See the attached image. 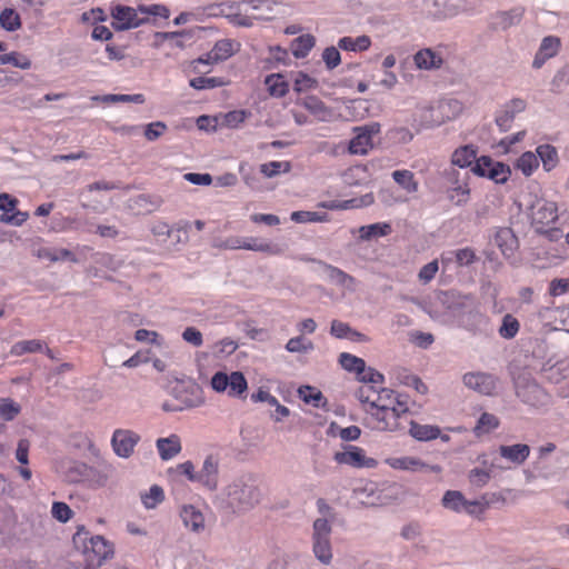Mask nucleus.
I'll use <instances>...</instances> for the list:
<instances>
[{"label":"nucleus","mask_w":569,"mask_h":569,"mask_svg":"<svg viewBox=\"0 0 569 569\" xmlns=\"http://www.w3.org/2000/svg\"><path fill=\"white\" fill-rule=\"evenodd\" d=\"M241 249L266 252L269 254H280L282 253V249L277 246L264 241H259L256 238L250 239V241H246L242 239Z\"/></svg>","instance_id":"38"},{"label":"nucleus","mask_w":569,"mask_h":569,"mask_svg":"<svg viewBox=\"0 0 569 569\" xmlns=\"http://www.w3.org/2000/svg\"><path fill=\"white\" fill-rule=\"evenodd\" d=\"M179 516L183 526L193 533H202L206 529V518L201 510L193 505H183Z\"/></svg>","instance_id":"16"},{"label":"nucleus","mask_w":569,"mask_h":569,"mask_svg":"<svg viewBox=\"0 0 569 569\" xmlns=\"http://www.w3.org/2000/svg\"><path fill=\"white\" fill-rule=\"evenodd\" d=\"M91 473V468L83 462H72L68 468L67 476L70 481L79 482L84 478H88Z\"/></svg>","instance_id":"50"},{"label":"nucleus","mask_w":569,"mask_h":569,"mask_svg":"<svg viewBox=\"0 0 569 569\" xmlns=\"http://www.w3.org/2000/svg\"><path fill=\"white\" fill-rule=\"evenodd\" d=\"M536 152L539 159L542 161L543 169L551 171L558 163V152L551 144L538 146Z\"/></svg>","instance_id":"30"},{"label":"nucleus","mask_w":569,"mask_h":569,"mask_svg":"<svg viewBox=\"0 0 569 569\" xmlns=\"http://www.w3.org/2000/svg\"><path fill=\"white\" fill-rule=\"evenodd\" d=\"M163 498V490L157 485L152 486L149 492L141 495L142 502L148 509L154 508Z\"/></svg>","instance_id":"54"},{"label":"nucleus","mask_w":569,"mask_h":569,"mask_svg":"<svg viewBox=\"0 0 569 569\" xmlns=\"http://www.w3.org/2000/svg\"><path fill=\"white\" fill-rule=\"evenodd\" d=\"M261 497L259 486L248 476L233 479L222 490L224 508L233 515H242L252 510L260 503Z\"/></svg>","instance_id":"1"},{"label":"nucleus","mask_w":569,"mask_h":569,"mask_svg":"<svg viewBox=\"0 0 569 569\" xmlns=\"http://www.w3.org/2000/svg\"><path fill=\"white\" fill-rule=\"evenodd\" d=\"M172 395L173 401H166L162 405L163 411H182L199 407L203 402L200 388L193 383L189 386L183 383L177 385L172 390Z\"/></svg>","instance_id":"3"},{"label":"nucleus","mask_w":569,"mask_h":569,"mask_svg":"<svg viewBox=\"0 0 569 569\" xmlns=\"http://www.w3.org/2000/svg\"><path fill=\"white\" fill-rule=\"evenodd\" d=\"M471 171L480 177L488 176L491 180L498 182L496 178L498 176V167L493 166L492 160L487 156L478 158Z\"/></svg>","instance_id":"29"},{"label":"nucleus","mask_w":569,"mask_h":569,"mask_svg":"<svg viewBox=\"0 0 569 569\" xmlns=\"http://www.w3.org/2000/svg\"><path fill=\"white\" fill-rule=\"evenodd\" d=\"M51 512L52 516L61 522H67L73 513L70 507L64 502H53Z\"/></svg>","instance_id":"63"},{"label":"nucleus","mask_w":569,"mask_h":569,"mask_svg":"<svg viewBox=\"0 0 569 569\" xmlns=\"http://www.w3.org/2000/svg\"><path fill=\"white\" fill-rule=\"evenodd\" d=\"M438 269H439V266H438L437 260H433V261L425 264L419 271V274H418L419 280L422 281L423 283H428L429 281H431L435 278Z\"/></svg>","instance_id":"64"},{"label":"nucleus","mask_w":569,"mask_h":569,"mask_svg":"<svg viewBox=\"0 0 569 569\" xmlns=\"http://www.w3.org/2000/svg\"><path fill=\"white\" fill-rule=\"evenodd\" d=\"M462 379L466 387L482 395H492L496 389V380L490 375L470 372L466 373Z\"/></svg>","instance_id":"17"},{"label":"nucleus","mask_w":569,"mask_h":569,"mask_svg":"<svg viewBox=\"0 0 569 569\" xmlns=\"http://www.w3.org/2000/svg\"><path fill=\"white\" fill-rule=\"evenodd\" d=\"M139 440L140 436L137 432L128 429H117L112 435L111 445L117 456L129 458Z\"/></svg>","instance_id":"9"},{"label":"nucleus","mask_w":569,"mask_h":569,"mask_svg":"<svg viewBox=\"0 0 569 569\" xmlns=\"http://www.w3.org/2000/svg\"><path fill=\"white\" fill-rule=\"evenodd\" d=\"M393 180L408 192H416L418 183L413 179V173L409 170H397L392 173Z\"/></svg>","instance_id":"44"},{"label":"nucleus","mask_w":569,"mask_h":569,"mask_svg":"<svg viewBox=\"0 0 569 569\" xmlns=\"http://www.w3.org/2000/svg\"><path fill=\"white\" fill-rule=\"evenodd\" d=\"M282 76L279 73L270 74L266 78V84L269 86V92L273 97H283L289 90V86L282 80Z\"/></svg>","instance_id":"42"},{"label":"nucleus","mask_w":569,"mask_h":569,"mask_svg":"<svg viewBox=\"0 0 569 569\" xmlns=\"http://www.w3.org/2000/svg\"><path fill=\"white\" fill-rule=\"evenodd\" d=\"M8 63L23 70L31 68V60L16 51L6 54H0V64Z\"/></svg>","instance_id":"46"},{"label":"nucleus","mask_w":569,"mask_h":569,"mask_svg":"<svg viewBox=\"0 0 569 569\" xmlns=\"http://www.w3.org/2000/svg\"><path fill=\"white\" fill-rule=\"evenodd\" d=\"M138 8L118 4L112 8L111 17L113 19L112 27L117 31H124L138 28L141 24L149 23L148 17H139Z\"/></svg>","instance_id":"5"},{"label":"nucleus","mask_w":569,"mask_h":569,"mask_svg":"<svg viewBox=\"0 0 569 569\" xmlns=\"http://www.w3.org/2000/svg\"><path fill=\"white\" fill-rule=\"evenodd\" d=\"M526 106V101L519 98L512 99L507 103L503 109V114H500V131L506 130L516 113L522 112Z\"/></svg>","instance_id":"26"},{"label":"nucleus","mask_w":569,"mask_h":569,"mask_svg":"<svg viewBox=\"0 0 569 569\" xmlns=\"http://www.w3.org/2000/svg\"><path fill=\"white\" fill-rule=\"evenodd\" d=\"M339 363L345 370L356 372L357 376H360L366 371L365 360L348 352H342L339 356Z\"/></svg>","instance_id":"35"},{"label":"nucleus","mask_w":569,"mask_h":569,"mask_svg":"<svg viewBox=\"0 0 569 569\" xmlns=\"http://www.w3.org/2000/svg\"><path fill=\"white\" fill-rule=\"evenodd\" d=\"M455 258L458 266H469L476 259V253L470 248H463L456 251H450L447 253V256L442 257V262H450Z\"/></svg>","instance_id":"37"},{"label":"nucleus","mask_w":569,"mask_h":569,"mask_svg":"<svg viewBox=\"0 0 569 569\" xmlns=\"http://www.w3.org/2000/svg\"><path fill=\"white\" fill-rule=\"evenodd\" d=\"M443 178L447 184L451 188L450 199L457 204H461L466 201V197L469 193L468 189V171H461L456 169L455 166L443 171Z\"/></svg>","instance_id":"7"},{"label":"nucleus","mask_w":569,"mask_h":569,"mask_svg":"<svg viewBox=\"0 0 569 569\" xmlns=\"http://www.w3.org/2000/svg\"><path fill=\"white\" fill-rule=\"evenodd\" d=\"M234 53L233 41L229 39H222L216 42L212 50L208 53L207 59L199 58L194 63H213L230 58Z\"/></svg>","instance_id":"19"},{"label":"nucleus","mask_w":569,"mask_h":569,"mask_svg":"<svg viewBox=\"0 0 569 569\" xmlns=\"http://www.w3.org/2000/svg\"><path fill=\"white\" fill-rule=\"evenodd\" d=\"M525 10L522 8H515L510 11H506L500 14V27L503 29L510 28L518 24L523 16Z\"/></svg>","instance_id":"53"},{"label":"nucleus","mask_w":569,"mask_h":569,"mask_svg":"<svg viewBox=\"0 0 569 569\" xmlns=\"http://www.w3.org/2000/svg\"><path fill=\"white\" fill-rule=\"evenodd\" d=\"M538 167V157L530 151L522 153L516 162V168L526 177H530Z\"/></svg>","instance_id":"41"},{"label":"nucleus","mask_w":569,"mask_h":569,"mask_svg":"<svg viewBox=\"0 0 569 569\" xmlns=\"http://www.w3.org/2000/svg\"><path fill=\"white\" fill-rule=\"evenodd\" d=\"M43 350V342L37 339L23 340L11 347L10 353L13 356H22L24 353L40 352Z\"/></svg>","instance_id":"39"},{"label":"nucleus","mask_w":569,"mask_h":569,"mask_svg":"<svg viewBox=\"0 0 569 569\" xmlns=\"http://www.w3.org/2000/svg\"><path fill=\"white\" fill-rule=\"evenodd\" d=\"M92 100H100L102 102H133V103H143L144 97L141 93L137 94H106L102 97L94 96Z\"/></svg>","instance_id":"47"},{"label":"nucleus","mask_w":569,"mask_h":569,"mask_svg":"<svg viewBox=\"0 0 569 569\" xmlns=\"http://www.w3.org/2000/svg\"><path fill=\"white\" fill-rule=\"evenodd\" d=\"M167 130V124L162 121L149 123L144 129V137L148 141H154Z\"/></svg>","instance_id":"59"},{"label":"nucleus","mask_w":569,"mask_h":569,"mask_svg":"<svg viewBox=\"0 0 569 569\" xmlns=\"http://www.w3.org/2000/svg\"><path fill=\"white\" fill-rule=\"evenodd\" d=\"M228 390L230 396H238L247 390V380L242 372L234 371L228 376Z\"/></svg>","instance_id":"45"},{"label":"nucleus","mask_w":569,"mask_h":569,"mask_svg":"<svg viewBox=\"0 0 569 569\" xmlns=\"http://www.w3.org/2000/svg\"><path fill=\"white\" fill-rule=\"evenodd\" d=\"M286 349L289 352H308L313 349V343L311 341L305 342L302 337H296L287 342Z\"/></svg>","instance_id":"56"},{"label":"nucleus","mask_w":569,"mask_h":569,"mask_svg":"<svg viewBox=\"0 0 569 569\" xmlns=\"http://www.w3.org/2000/svg\"><path fill=\"white\" fill-rule=\"evenodd\" d=\"M339 48L348 51H366L371 46V39L363 34L353 39L351 37H343L338 42Z\"/></svg>","instance_id":"31"},{"label":"nucleus","mask_w":569,"mask_h":569,"mask_svg":"<svg viewBox=\"0 0 569 569\" xmlns=\"http://www.w3.org/2000/svg\"><path fill=\"white\" fill-rule=\"evenodd\" d=\"M560 46L561 42L558 37L548 36L543 38L535 56L532 67L536 69L541 68L548 59L555 57L558 53Z\"/></svg>","instance_id":"18"},{"label":"nucleus","mask_w":569,"mask_h":569,"mask_svg":"<svg viewBox=\"0 0 569 569\" xmlns=\"http://www.w3.org/2000/svg\"><path fill=\"white\" fill-rule=\"evenodd\" d=\"M355 131L357 134L349 142L348 150L352 154H366L372 148V137L379 132V124L357 127Z\"/></svg>","instance_id":"10"},{"label":"nucleus","mask_w":569,"mask_h":569,"mask_svg":"<svg viewBox=\"0 0 569 569\" xmlns=\"http://www.w3.org/2000/svg\"><path fill=\"white\" fill-rule=\"evenodd\" d=\"M318 87V81L307 73L298 72L295 78L293 89L297 92H306Z\"/></svg>","instance_id":"52"},{"label":"nucleus","mask_w":569,"mask_h":569,"mask_svg":"<svg viewBox=\"0 0 569 569\" xmlns=\"http://www.w3.org/2000/svg\"><path fill=\"white\" fill-rule=\"evenodd\" d=\"M331 525L326 518H318L313 522L312 550L316 558L322 565H330L332 561V549L330 542Z\"/></svg>","instance_id":"4"},{"label":"nucleus","mask_w":569,"mask_h":569,"mask_svg":"<svg viewBox=\"0 0 569 569\" xmlns=\"http://www.w3.org/2000/svg\"><path fill=\"white\" fill-rule=\"evenodd\" d=\"M393 391L391 389L381 388L377 393V400L372 401V408L382 411H391L392 418L399 417L398 409L393 405Z\"/></svg>","instance_id":"23"},{"label":"nucleus","mask_w":569,"mask_h":569,"mask_svg":"<svg viewBox=\"0 0 569 569\" xmlns=\"http://www.w3.org/2000/svg\"><path fill=\"white\" fill-rule=\"evenodd\" d=\"M0 26L7 31H16L21 28L19 13L11 8H6L0 12Z\"/></svg>","instance_id":"40"},{"label":"nucleus","mask_w":569,"mask_h":569,"mask_svg":"<svg viewBox=\"0 0 569 569\" xmlns=\"http://www.w3.org/2000/svg\"><path fill=\"white\" fill-rule=\"evenodd\" d=\"M138 10H139L140 14H142V17L149 18V22L152 21L151 17H153V19L157 17L168 19L169 14H170L169 9L162 4H151V6L140 4L138 7Z\"/></svg>","instance_id":"51"},{"label":"nucleus","mask_w":569,"mask_h":569,"mask_svg":"<svg viewBox=\"0 0 569 569\" xmlns=\"http://www.w3.org/2000/svg\"><path fill=\"white\" fill-rule=\"evenodd\" d=\"M290 169L291 164L288 161H271L260 166L261 173H263L267 178L276 177L280 172H289Z\"/></svg>","instance_id":"49"},{"label":"nucleus","mask_w":569,"mask_h":569,"mask_svg":"<svg viewBox=\"0 0 569 569\" xmlns=\"http://www.w3.org/2000/svg\"><path fill=\"white\" fill-rule=\"evenodd\" d=\"M393 467L400 468L403 470H411V471H426V472H440L441 468L439 466H429L425 462H422L420 459L411 458V457H405L397 459L393 463Z\"/></svg>","instance_id":"25"},{"label":"nucleus","mask_w":569,"mask_h":569,"mask_svg":"<svg viewBox=\"0 0 569 569\" xmlns=\"http://www.w3.org/2000/svg\"><path fill=\"white\" fill-rule=\"evenodd\" d=\"M157 448L163 460H169L181 451L180 440L178 436L174 435L168 438L158 439Z\"/></svg>","instance_id":"24"},{"label":"nucleus","mask_w":569,"mask_h":569,"mask_svg":"<svg viewBox=\"0 0 569 569\" xmlns=\"http://www.w3.org/2000/svg\"><path fill=\"white\" fill-rule=\"evenodd\" d=\"M345 451L335 453L333 459L341 465H348L355 468L375 467L377 461L372 458H367L361 448L356 446H347Z\"/></svg>","instance_id":"11"},{"label":"nucleus","mask_w":569,"mask_h":569,"mask_svg":"<svg viewBox=\"0 0 569 569\" xmlns=\"http://www.w3.org/2000/svg\"><path fill=\"white\" fill-rule=\"evenodd\" d=\"M530 455V447L525 443L500 446V457L513 466L522 465Z\"/></svg>","instance_id":"20"},{"label":"nucleus","mask_w":569,"mask_h":569,"mask_svg":"<svg viewBox=\"0 0 569 569\" xmlns=\"http://www.w3.org/2000/svg\"><path fill=\"white\" fill-rule=\"evenodd\" d=\"M322 59L329 70L335 69L341 62V56L337 48L328 47L323 50Z\"/></svg>","instance_id":"58"},{"label":"nucleus","mask_w":569,"mask_h":569,"mask_svg":"<svg viewBox=\"0 0 569 569\" xmlns=\"http://www.w3.org/2000/svg\"><path fill=\"white\" fill-rule=\"evenodd\" d=\"M20 405L11 398H0V418L6 421H11L20 413Z\"/></svg>","instance_id":"43"},{"label":"nucleus","mask_w":569,"mask_h":569,"mask_svg":"<svg viewBox=\"0 0 569 569\" xmlns=\"http://www.w3.org/2000/svg\"><path fill=\"white\" fill-rule=\"evenodd\" d=\"M316 39L311 34H303L296 38L291 43V50L296 58H305L315 47Z\"/></svg>","instance_id":"34"},{"label":"nucleus","mask_w":569,"mask_h":569,"mask_svg":"<svg viewBox=\"0 0 569 569\" xmlns=\"http://www.w3.org/2000/svg\"><path fill=\"white\" fill-rule=\"evenodd\" d=\"M495 459L488 460L487 457L478 459V466L468 473V480L471 486L481 488L495 476Z\"/></svg>","instance_id":"15"},{"label":"nucleus","mask_w":569,"mask_h":569,"mask_svg":"<svg viewBox=\"0 0 569 569\" xmlns=\"http://www.w3.org/2000/svg\"><path fill=\"white\" fill-rule=\"evenodd\" d=\"M477 160V150L473 146L467 144L455 150L451 157V164L460 169L471 166Z\"/></svg>","instance_id":"22"},{"label":"nucleus","mask_w":569,"mask_h":569,"mask_svg":"<svg viewBox=\"0 0 569 569\" xmlns=\"http://www.w3.org/2000/svg\"><path fill=\"white\" fill-rule=\"evenodd\" d=\"M298 395L306 403H311L316 408H323L327 405L321 391L311 386H301L298 389Z\"/></svg>","instance_id":"32"},{"label":"nucleus","mask_w":569,"mask_h":569,"mask_svg":"<svg viewBox=\"0 0 569 569\" xmlns=\"http://www.w3.org/2000/svg\"><path fill=\"white\" fill-rule=\"evenodd\" d=\"M558 204L547 199H537L530 207V223L533 230L549 241L556 242L563 237V232L555 223L558 221Z\"/></svg>","instance_id":"2"},{"label":"nucleus","mask_w":569,"mask_h":569,"mask_svg":"<svg viewBox=\"0 0 569 569\" xmlns=\"http://www.w3.org/2000/svg\"><path fill=\"white\" fill-rule=\"evenodd\" d=\"M89 532L84 528H79L73 536V542L78 547L81 542L83 543V552H92L100 563L101 560L107 559L113 553L112 545L108 542L102 536H94L89 539V543L86 542Z\"/></svg>","instance_id":"6"},{"label":"nucleus","mask_w":569,"mask_h":569,"mask_svg":"<svg viewBox=\"0 0 569 569\" xmlns=\"http://www.w3.org/2000/svg\"><path fill=\"white\" fill-rule=\"evenodd\" d=\"M242 239L240 237H229L224 240L214 239L212 247L220 250H237L241 249Z\"/></svg>","instance_id":"57"},{"label":"nucleus","mask_w":569,"mask_h":569,"mask_svg":"<svg viewBox=\"0 0 569 569\" xmlns=\"http://www.w3.org/2000/svg\"><path fill=\"white\" fill-rule=\"evenodd\" d=\"M410 435L419 441L436 439L440 435V429L435 426L419 425L415 421L410 423Z\"/></svg>","instance_id":"28"},{"label":"nucleus","mask_w":569,"mask_h":569,"mask_svg":"<svg viewBox=\"0 0 569 569\" xmlns=\"http://www.w3.org/2000/svg\"><path fill=\"white\" fill-rule=\"evenodd\" d=\"M308 261L318 263L323 269V271L327 273L328 279L336 286L341 287L350 292L356 291L357 280L355 277L348 274L347 272L339 269L338 267L329 264L322 260L308 259Z\"/></svg>","instance_id":"12"},{"label":"nucleus","mask_w":569,"mask_h":569,"mask_svg":"<svg viewBox=\"0 0 569 569\" xmlns=\"http://www.w3.org/2000/svg\"><path fill=\"white\" fill-rule=\"evenodd\" d=\"M302 106L320 121H326L331 116V110L317 97H307Z\"/></svg>","instance_id":"27"},{"label":"nucleus","mask_w":569,"mask_h":569,"mask_svg":"<svg viewBox=\"0 0 569 569\" xmlns=\"http://www.w3.org/2000/svg\"><path fill=\"white\" fill-rule=\"evenodd\" d=\"M516 392L525 403L532 407L546 405L549 398L543 388L530 379H518L516 381Z\"/></svg>","instance_id":"8"},{"label":"nucleus","mask_w":569,"mask_h":569,"mask_svg":"<svg viewBox=\"0 0 569 569\" xmlns=\"http://www.w3.org/2000/svg\"><path fill=\"white\" fill-rule=\"evenodd\" d=\"M467 499L463 493L458 490H448L442 497V506L455 512L463 511Z\"/></svg>","instance_id":"33"},{"label":"nucleus","mask_w":569,"mask_h":569,"mask_svg":"<svg viewBox=\"0 0 569 569\" xmlns=\"http://www.w3.org/2000/svg\"><path fill=\"white\" fill-rule=\"evenodd\" d=\"M520 323L517 318L512 315H506L502 318V323L500 325V336L506 339H511L516 337L519 332Z\"/></svg>","instance_id":"48"},{"label":"nucleus","mask_w":569,"mask_h":569,"mask_svg":"<svg viewBox=\"0 0 569 569\" xmlns=\"http://www.w3.org/2000/svg\"><path fill=\"white\" fill-rule=\"evenodd\" d=\"M413 7L433 18L453 17L451 0H412Z\"/></svg>","instance_id":"13"},{"label":"nucleus","mask_w":569,"mask_h":569,"mask_svg":"<svg viewBox=\"0 0 569 569\" xmlns=\"http://www.w3.org/2000/svg\"><path fill=\"white\" fill-rule=\"evenodd\" d=\"M488 506V502L485 500H467L463 511L479 518L487 510Z\"/></svg>","instance_id":"60"},{"label":"nucleus","mask_w":569,"mask_h":569,"mask_svg":"<svg viewBox=\"0 0 569 569\" xmlns=\"http://www.w3.org/2000/svg\"><path fill=\"white\" fill-rule=\"evenodd\" d=\"M422 535V527L419 522L412 521L401 528L400 536L405 540H416Z\"/></svg>","instance_id":"61"},{"label":"nucleus","mask_w":569,"mask_h":569,"mask_svg":"<svg viewBox=\"0 0 569 569\" xmlns=\"http://www.w3.org/2000/svg\"><path fill=\"white\" fill-rule=\"evenodd\" d=\"M226 82L221 78L197 77L190 80V86L197 90L222 87Z\"/></svg>","instance_id":"55"},{"label":"nucleus","mask_w":569,"mask_h":569,"mask_svg":"<svg viewBox=\"0 0 569 569\" xmlns=\"http://www.w3.org/2000/svg\"><path fill=\"white\" fill-rule=\"evenodd\" d=\"M29 218L28 212L22 211H12L11 214L9 213H0V222L7 223V224H13V226H21L23 222L27 221Z\"/></svg>","instance_id":"62"},{"label":"nucleus","mask_w":569,"mask_h":569,"mask_svg":"<svg viewBox=\"0 0 569 569\" xmlns=\"http://www.w3.org/2000/svg\"><path fill=\"white\" fill-rule=\"evenodd\" d=\"M413 61L417 68L423 70L439 69L443 63L441 56L430 48L419 50L413 56Z\"/></svg>","instance_id":"21"},{"label":"nucleus","mask_w":569,"mask_h":569,"mask_svg":"<svg viewBox=\"0 0 569 569\" xmlns=\"http://www.w3.org/2000/svg\"><path fill=\"white\" fill-rule=\"evenodd\" d=\"M197 481L210 491H214L219 485V459L208 456L202 468L197 472Z\"/></svg>","instance_id":"14"},{"label":"nucleus","mask_w":569,"mask_h":569,"mask_svg":"<svg viewBox=\"0 0 569 569\" xmlns=\"http://www.w3.org/2000/svg\"><path fill=\"white\" fill-rule=\"evenodd\" d=\"M391 232V227L388 223H373L370 226H362L359 229L360 239L371 240Z\"/></svg>","instance_id":"36"}]
</instances>
